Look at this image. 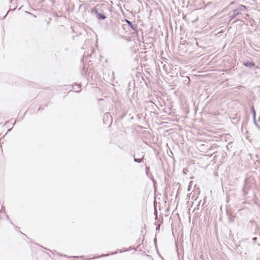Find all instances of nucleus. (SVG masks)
<instances>
[{
  "label": "nucleus",
  "instance_id": "obj_1",
  "mask_svg": "<svg viewBox=\"0 0 260 260\" xmlns=\"http://www.w3.org/2000/svg\"><path fill=\"white\" fill-rule=\"evenodd\" d=\"M97 17L99 19H104L106 18V16L104 14L98 13Z\"/></svg>",
  "mask_w": 260,
  "mask_h": 260
},
{
  "label": "nucleus",
  "instance_id": "obj_2",
  "mask_svg": "<svg viewBox=\"0 0 260 260\" xmlns=\"http://www.w3.org/2000/svg\"><path fill=\"white\" fill-rule=\"evenodd\" d=\"M245 66L250 67H252L254 66V63L252 62H247L246 63H244Z\"/></svg>",
  "mask_w": 260,
  "mask_h": 260
},
{
  "label": "nucleus",
  "instance_id": "obj_3",
  "mask_svg": "<svg viewBox=\"0 0 260 260\" xmlns=\"http://www.w3.org/2000/svg\"><path fill=\"white\" fill-rule=\"evenodd\" d=\"M126 22L127 23V24H128L129 26H130L131 27H132V23L131 21L127 20H126Z\"/></svg>",
  "mask_w": 260,
  "mask_h": 260
},
{
  "label": "nucleus",
  "instance_id": "obj_4",
  "mask_svg": "<svg viewBox=\"0 0 260 260\" xmlns=\"http://www.w3.org/2000/svg\"><path fill=\"white\" fill-rule=\"evenodd\" d=\"M7 130L11 131V130H12V128H9V129H8Z\"/></svg>",
  "mask_w": 260,
  "mask_h": 260
},
{
  "label": "nucleus",
  "instance_id": "obj_5",
  "mask_svg": "<svg viewBox=\"0 0 260 260\" xmlns=\"http://www.w3.org/2000/svg\"><path fill=\"white\" fill-rule=\"evenodd\" d=\"M253 240H256V238H253Z\"/></svg>",
  "mask_w": 260,
  "mask_h": 260
}]
</instances>
